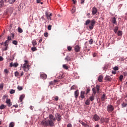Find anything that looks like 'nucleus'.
I'll list each match as a JSON object with an SVG mask.
<instances>
[{"mask_svg": "<svg viewBox=\"0 0 127 127\" xmlns=\"http://www.w3.org/2000/svg\"><path fill=\"white\" fill-rule=\"evenodd\" d=\"M118 30H119V27L116 26L114 29V32L117 33V32H118Z\"/></svg>", "mask_w": 127, "mask_h": 127, "instance_id": "35", "label": "nucleus"}, {"mask_svg": "<svg viewBox=\"0 0 127 127\" xmlns=\"http://www.w3.org/2000/svg\"><path fill=\"white\" fill-rule=\"evenodd\" d=\"M40 77L41 78H42V79H44V80H45V79L47 78V75H46V74L42 73V74H41Z\"/></svg>", "mask_w": 127, "mask_h": 127, "instance_id": "17", "label": "nucleus"}, {"mask_svg": "<svg viewBox=\"0 0 127 127\" xmlns=\"http://www.w3.org/2000/svg\"><path fill=\"white\" fill-rule=\"evenodd\" d=\"M90 13H88L87 14V16H88V18H90Z\"/></svg>", "mask_w": 127, "mask_h": 127, "instance_id": "63", "label": "nucleus"}, {"mask_svg": "<svg viewBox=\"0 0 127 127\" xmlns=\"http://www.w3.org/2000/svg\"><path fill=\"white\" fill-rule=\"evenodd\" d=\"M58 107H59V109H60V110H63V108L62 107V106L59 105Z\"/></svg>", "mask_w": 127, "mask_h": 127, "instance_id": "59", "label": "nucleus"}, {"mask_svg": "<svg viewBox=\"0 0 127 127\" xmlns=\"http://www.w3.org/2000/svg\"><path fill=\"white\" fill-rule=\"evenodd\" d=\"M85 105H86V106H89V105H90V100L87 99L86 102H85Z\"/></svg>", "mask_w": 127, "mask_h": 127, "instance_id": "36", "label": "nucleus"}, {"mask_svg": "<svg viewBox=\"0 0 127 127\" xmlns=\"http://www.w3.org/2000/svg\"><path fill=\"white\" fill-rule=\"evenodd\" d=\"M123 78H124V75H121L120 76V80H123Z\"/></svg>", "mask_w": 127, "mask_h": 127, "instance_id": "56", "label": "nucleus"}, {"mask_svg": "<svg viewBox=\"0 0 127 127\" xmlns=\"http://www.w3.org/2000/svg\"><path fill=\"white\" fill-rule=\"evenodd\" d=\"M79 90H76L74 92V97L75 98V99H77L79 96Z\"/></svg>", "mask_w": 127, "mask_h": 127, "instance_id": "16", "label": "nucleus"}, {"mask_svg": "<svg viewBox=\"0 0 127 127\" xmlns=\"http://www.w3.org/2000/svg\"><path fill=\"white\" fill-rule=\"evenodd\" d=\"M74 50L76 52H80L81 51V48L79 46H76L74 48Z\"/></svg>", "mask_w": 127, "mask_h": 127, "instance_id": "12", "label": "nucleus"}, {"mask_svg": "<svg viewBox=\"0 0 127 127\" xmlns=\"http://www.w3.org/2000/svg\"><path fill=\"white\" fill-rule=\"evenodd\" d=\"M52 100L53 101H58L59 100V97L58 96H56L55 97H53Z\"/></svg>", "mask_w": 127, "mask_h": 127, "instance_id": "21", "label": "nucleus"}, {"mask_svg": "<svg viewBox=\"0 0 127 127\" xmlns=\"http://www.w3.org/2000/svg\"><path fill=\"white\" fill-rule=\"evenodd\" d=\"M10 67H13V64L12 63H10Z\"/></svg>", "mask_w": 127, "mask_h": 127, "instance_id": "62", "label": "nucleus"}, {"mask_svg": "<svg viewBox=\"0 0 127 127\" xmlns=\"http://www.w3.org/2000/svg\"><path fill=\"white\" fill-rule=\"evenodd\" d=\"M92 91H93V95H96V94H97V92L98 93H99L100 92V86L98 85H96V88H93L92 89Z\"/></svg>", "mask_w": 127, "mask_h": 127, "instance_id": "4", "label": "nucleus"}, {"mask_svg": "<svg viewBox=\"0 0 127 127\" xmlns=\"http://www.w3.org/2000/svg\"><path fill=\"white\" fill-rule=\"evenodd\" d=\"M123 107H127V104L125 103H123L122 104Z\"/></svg>", "mask_w": 127, "mask_h": 127, "instance_id": "57", "label": "nucleus"}, {"mask_svg": "<svg viewBox=\"0 0 127 127\" xmlns=\"http://www.w3.org/2000/svg\"><path fill=\"white\" fill-rule=\"evenodd\" d=\"M112 73L115 75V74H117V71H112Z\"/></svg>", "mask_w": 127, "mask_h": 127, "instance_id": "60", "label": "nucleus"}, {"mask_svg": "<svg viewBox=\"0 0 127 127\" xmlns=\"http://www.w3.org/2000/svg\"><path fill=\"white\" fill-rule=\"evenodd\" d=\"M0 61H3V58L1 56H0Z\"/></svg>", "mask_w": 127, "mask_h": 127, "instance_id": "58", "label": "nucleus"}, {"mask_svg": "<svg viewBox=\"0 0 127 127\" xmlns=\"http://www.w3.org/2000/svg\"><path fill=\"white\" fill-rule=\"evenodd\" d=\"M44 36H45V37H48V33H47V32L45 33Z\"/></svg>", "mask_w": 127, "mask_h": 127, "instance_id": "52", "label": "nucleus"}, {"mask_svg": "<svg viewBox=\"0 0 127 127\" xmlns=\"http://www.w3.org/2000/svg\"><path fill=\"white\" fill-rule=\"evenodd\" d=\"M55 116H56V119L57 121H58V122L61 121L62 119V117H61V115H60V114L56 113Z\"/></svg>", "mask_w": 127, "mask_h": 127, "instance_id": "7", "label": "nucleus"}, {"mask_svg": "<svg viewBox=\"0 0 127 127\" xmlns=\"http://www.w3.org/2000/svg\"><path fill=\"white\" fill-rule=\"evenodd\" d=\"M4 2H3V0H1L0 1V7H2V6L4 5Z\"/></svg>", "mask_w": 127, "mask_h": 127, "instance_id": "33", "label": "nucleus"}, {"mask_svg": "<svg viewBox=\"0 0 127 127\" xmlns=\"http://www.w3.org/2000/svg\"><path fill=\"white\" fill-rule=\"evenodd\" d=\"M32 43L33 46H35L36 45H37V42H36V40H33L32 41Z\"/></svg>", "mask_w": 127, "mask_h": 127, "instance_id": "24", "label": "nucleus"}, {"mask_svg": "<svg viewBox=\"0 0 127 127\" xmlns=\"http://www.w3.org/2000/svg\"><path fill=\"white\" fill-rule=\"evenodd\" d=\"M63 67L65 70H68V69H69V67L66 64H63Z\"/></svg>", "mask_w": 127, "mask_h": 127, "instance_id": "29", "label": "nucleus"}, {"mask_svg": "<svg viewBox=\"0 0 127 127\" xmlns=\"http://www.w3.org/2000/svg\"><path fill=\"white\" fill-rule=\"evenodd\" d=\"M79 123H80V124H81V125H82L84 127H88L89 125H88L87 124H86V123L83 122V121L79 120Z\"/></svg>", "mask_w": 127, "mask_h": 127, "instance_id": "15", "label": "nucleus"}, {"mask_svg": "<svg viewBox=\"0 0 127 127\" xmlns=\"http://www.w3.org/2000/svg\"><path fill=\"white\" fill-rule=\"evenodd\" d=\"M76 86L73 85L71 87L70 90H75L76 89Z\"/></svg>", "mask_w": 127, "mask_h": 127, "instance_id": "46", "label": "nucleus"}, {"mask_svg": "<svg viewBox=\"0 0 127 127\" xmlns=\"http://www.w3.org/2000/svg\"><path fill=\"white\" fill-rule=\"evenodd\" d=\"M9 127H14V123L11 122L9 125Z\"/></svg>", "mask_w": 127, "mask_h": 127, "instance_id": "34", "label": "nucleus"}, {"mask_svg": "<svg viewBox=\"0 0 127 127\" xmlns=\"http://www.w3.org/2000/svg\"><path fill=\"white\" fill-rule=\"evenodd\" d=\"M31 50L34 52V51H36V50H37V49L35 47H33L31 48Z\"/></svg>", "mask_w": 127, "mask_h": 127, "instance_id": "40", "label": "nucleus"}, {"mask_svg": "<svg viewBox=\"0 0 127 127\" xmlns=\"http://www.w3.org/2000/svg\"><path fill=\"white\" fill-rule=\"evenodd\" d=\"M103 76H102L101 75H99V76L98 77V78L99 82H102L103 80Z\"/></svg>", "mask_w": 127, "mask_h": 127, "instance_id": "25", "label": "nucleus"}, {"mask_svg": "<svg viewBox=\"0 0 127 127\" xmlns=\"http://www.w3.org/2000/svg\"><path fill=\"white\" fill-rule=\"evenodd\" d=\"M93 119L97 122V121H99V120H100V117H99V116L97 115V114H95L93 116Z\"/></svg>", "mask_w": 127, "mask_h": 127, "instance_id": "10", "label": "nucleus"}, {"mask_svg": "<svg viewBox=\"0 0 127 127\" xmlns=\"http://www.w3.org/2000/svg\"><path fill=\"white\" fill-rule=\"evenodd\" d=\"M91 90V88L88 87L86 89V94H89L90 93V91Z\"/></svg>", "mask_w": 127, "mask_h": 127, "instance_id": "27", "label": "nucleus"}, {"mask_svg": "<svg viewBox=\"0 0 127 127\" xmlns=\"http://www.w3.org/2000/svg\"><path fill=\"white\" fill-rule=\"evenodd\" d=\"M14 93H15V90L13 89H11L10 91V94H14Z\"/></svg>", "mask_w": 127, "mask_h": 127, "instance_id": "43", "label": "nucleus"}, {"mask_svg": "<svg viewBox=\"0 0 127 127\" xmlns=\"http://www.w3.org/2000/svg\"><path fill=\"white\" fill-rule=\"evenodd\" d=\"M18 32H19V33H22V32H23V30H22V29H21V28L18 27Z\"/></svg>", "mask_w": 127, "mask_h": 127, "instance_id": "28", "label": "nucleus"}, {"mask_svg": "<svg viewBox=\"0 0 127 127\" xmlns=\"http://www.w3.org/2000/svg\"><path fill=\"white\" fill-rule=\"evenodd\" d=\"M17 89H18V90H19V91H21V90H22V89H23V88L22 87V86H18Z\"/></svg>", "mask_w": 127, "mask_h": 127, "instance_id": "42", "label": "nucleus"}, {"mask_svg": "<svg viewBox=\"0 0 127 127\" xmlns=\"http://www.w3.org/2000/svg\"><path fill=\"white\" fill-rule=\"evenodd\" d=\"M118 35L119 36H122V35H123V31H119L118 32Z\"/></svg>", "mask_w": 127, "mask_h": 127, "instance_id": "32", "label": "nucleus"}, {"mask_svg": "<svg viewBox=\"0 0 127 127\" xmlns=\"http://www.w3.org/2000/svg\"><path fill=\"white\" fill-rule=\"evenodd\" d=\"M67 50H68V51H71V50H72V47L70 46L67 47Z\"/></svg>", "mask_w": 127, "mask_h": 127, "instance_id": "50", "label": "nucleus"}, {"mask_svg": "<svg viewBox=\"0 0 127 127\" xmlns=\"http://www.w3.org/2000/svg\"><path fill=\"white\" fill-rule=\"evenodd\" d=\"M17 66H18V63H15L14 64H13V67H17Z\"/></svg>", "mask_w": 127, "mask_h": 127, "instance_id": "44", "label": "nucleus"}, {"mask_svg": "<svg viewBox=\"0 0 127 127\" xmlns=\"http://www.w3.org/2000/svg\"><path fill=\"white\" fill-rule=\"evenodd\" d=\"M30 110H33V109H34V107L32 106H30Z\"/></svg>", "mask_w": 127, "mask_h": 127, "instance_id": "61", "label": "nucleus"}, {"mask_svg": "<svg viewBox=\"0 0 127 127\" xmlns=\"http://www.w3.org/2000/svg\"><path fill=\"white\" fill-rule=\"evenodd\" d=\"M65 60H66L67 62H68V61H70V60H71V58H70L69 57L67 56V57L65 58Z\"/></svg>", "mask_w": 127, "mask_h": 127, "instance_id": "39", "label": "nucleus"}, {"mask_svg": "<svg viewBox=\"0 0 127 127\" xmlns=\"http://www.w3.org/2000/svg\"><path fill=\"white\" fill-rule=\"evenodd\" d=\"M85 91H82L81 92V93H80V97L81 98V99H84L85 98Z\"/></svg>", "mask_w": 127, "mask_h": 127, "instance_id": "18", "label": "nucleus"}, {"mask_svg": "<svg viewBox=\"0 0 127 127\" xmlns=\"http://www.w3.org/2000/svg\"><path fill=\"white\" fill-rule=\"evenodd\" d=\"M19 76V77H21V76H23V72H21L20 75Z\"/></svg>", "mask_w": 127, "mask_h": 127, "instance_id": "64", "label": "nucleus"}, {"mask_svg": "<svg viewBox=\"0 0 127 127\" xmlns=\"http://www.w3.org/2000/svg\"><path fill=\"white\" fill-rule=\"evenodd\" d=\"M101 101H102L103 102H104V101H106V100H107V95H106V94H103V95L101 96Z\"/></svg>", "mask_w": 127, "mask_h": 127, "instance_id": "13", "label": "nucleus"}, {"mask_svg": "<svg viewBox=\"0 0 127 127\" xmlns=\"http://www.w3.org/2000/svg\"><path fill=\"white\" fill-rule=\"evenodd\" d=\"M13 44H14V45H17V41H16V40H14L12 42Z\"/></svg>", "mask_w": 127, "mask_h": 127, "instance_id": "47", "label": "nucleus"}, {"mask_svg": "<svg viewBox=\"0 0 127 127\" xmlns=\"http://www.w3.org/2000/svg\"><path fill=\"white\" fill-rule=\"evenodd\" d=\"M15 77H19V72L18 71H16L14 72Z\"/></svg>", "mask_w": 127, "mask_h": 127, "instance_id": "31", "label": "nucleus"}, {"mask_svg": "<svg viewBox=\"0 0 127 127\" xmlns=\"http://www.w3.org/2000/svg\"><path fill=\"white\" fill-rule=\"evenodd\" d=\"M92 15H95L97 14V13L98 12V9L96 7H93L92 8Z\"/></svg>", "mask_w": 127, "mask_h": 127, "instance_id": "8", "label": "nucleus"}, {"mask_svg": "<svg viewBox=\"0 0 127 127\" xmlns=\"http://www.w3.org/2000/svg\"><path fill=\"white\" fill-rule=\"evenodd\" d=\"M8 43H9V41H8V40H6L4 43L5 46L4 48L3 49L4 51H6V50H7V48H8Z\"/></svg>", "mask_w": 127, "mask_h": 127, "instance_id": "6", "label": "nucleus"}, {"mask_svg": "<svg viewBox=\"0 0 127 127\" xmlns=\"http://www.w3.org/2000/svg\"><path fill=\"white\" fill-rule=\"evenodd\" d=\"M120 60L121 61H125V58H124V57H121V58H120Z\"/></svg>", "mask_w": 127, "mask_h": 127, "instance_id": "55", "label": "nucleus"}, {"mask_svg": "<svg viewBox=\"0 0 127 127\" xmlns=\"http://www.w3.org/2000/svg\"><path fill=\"white\" fill-rule=\"evenodd\" d=\"M23 99H24V95H20V97H19V100L21 102H22V100H23Z\"/></svg>", "mask_w": 127, "mask_h": 127, "instance_id": "30", "label": "nucleus"}, {"mask_svg": "<svg viewBox=\"0 0 127 127\" xmlns=\"http://www.w3.org/2000/svg\"><path fill=\"white\" fill-rule=\"evenodd\" d=\"M6 104H7V106L8 107H11V106H12V104L11 102H10V99H7L6 101Z\"/></svg>", "mask_w": 127, "mask_h": 127, "instance_id": "14", "label": "nucleus"}, {"mask_svg": "<svg viewBox=\"0 0 127 127\" xmlns=\"http://www.w3.org/2000/svg\"><path fill=\"white\" fill-rule=\"evenodd\" d=\"M25 64H23V68L24 70V71H26V72H27L28 70H29V64H28V61L25 60L24 61Z\"/></svg>", "mask_w": 127, "mask_h": 127, "instance_id": "3", "label": "nucleus"}, {"mask_svg": "<svg viewBox=\"0 0 127 127\" xmlns=\"http://www.w3.org/2000/svg\"><path fill=\"white\" fill-rule=\"evenodd\" d=\"M105 79L107 80V81H112V78H111V76L109 75H106Z\"/></svg>", "mask_w": 127, "mask_h": 127, "instance_id": "22", "label": "nucleus"}, {"mask_svg": "<svg viewBox=\"0 0 127 127\" xmlns=\"http://www.w3.org/2000/svg\"><path fill=\"white\" fill-rule=\"evenodd\" d=\"M49 84H50V85H51V86H53V85H54L55 82H54V81H51V82H49Z\"/></svg>", "mask_w": 127, "mask_h": 127, "instance_id": "51", "label": "nucleus"}, {"mask_svg": "<svg viewBox=\"0 0 127 127\" xmlns=\"http://www.w3.org/2000/svg\"><path fill=\"white\" fill-rule=\"evenodd\" d=\"M65 77V74L62 72H60V75L59 76V79H63Z\"/></svg>", "mask_w": 127, "mask_h": 127, "instance_id": "11", "label": "nucleus"}, {"mask_svg": "<svg viewBox=\"0 0 127 127\" xmlns=\"http://www.w3.org/2000/svg\"><path fill=\"white\" fill-rule=\"evenodd\" d=\"M4 72L5 74H8V73H9V71H8L7 69H4Z\"/></svg>", "mask_w": 127, "mask_h": 127, "instance_id": "41", "label": "nucleus"}, {"mask_svg": "<svg viewBox=\"0 0 127 127\" xmlns=\"http://www.w3.org/2000/svg\"><path fill=\"white\" fill-rule=\"evenodd\" d=\"M113 69L115 71H118V70H119V67L115 66L113 68Z\"/></svg>", "mask_w": 127, "mask_h": 127, "instance_id": "48", "label": "nucleus"}, {"mask_svg": "<svg viewBox=\"0 0 127 127\" xmlns=\"http://www.w3.org/2000/svg\"><path fill=\"white\" fill-rule=\"evenodd\" d=\"M67 127H72V124H71L70 123L68 124L67 125Z\"/></svg>", "mask_w": 127, "mask_h": 127, "instance_id": "53", "label": "nucleus"}, {"mask_svg": "<svg viewBox=\"0 0 127 127\" xmlns=\"http://www.w3.org/2000/svg\"><path fill=\"white\" fill-rule=\"evenodd\" d=\"M96 24V20L95 19H92L90 20V19H87L84 24V25H89V28L90 30H92L94 28Z\"/></svg>", "mask_w": 127, "mask_h": 127, "instance_id": "2", "label": "nucleus"}, {"mask_svg": "<svg viewBox=\"0 0 127 127\" xmlns=\"http://www.w3.org/2000/svg\"><path fill=\"white\" fill-rule=\"evenodd\" d=\"M112 23H113V24H117L116 17H114L112 18Z\"/></svg>", "mask_w": 127, "mask_h": 127, "instance_id": "20", "label": "nucleus"}, {"mask_svg": "<svg viewBox=\"0 0 127 127\" xmlns=\"http://www.w3.org/2000/svg\"><path fill=\"white\" fill-rule=\"evenodd\" d=\"M49 118L50 120H43L41 122L42 126H44L45 127L49 126L51 127H54V122H53V121L52 120V119L54 118V116L51 114L49 115Z\"/></svg>", "mask_w": 127, "mask_h": 127, "instance_id": "1", "label": "nucleus"}, {"mask_svg": "<svg viewBox=\"0 0 127 127\" xmlns=\"http://www.w3.org/2000/svg\"><path fill=\"white\" fill-rule=\"evenodd\" d=\"M114 110H115V108H114L112 105H108L107 106V112H108V113L114 112Z\"/></svg>", "mask_w": 127, "mask_h": 127, "instance_id": "5", "label": "nucleus"}, {"mask_svg": "<svg viewBox=\"0 0 127 127\" xmlns=\"http://www.w3.org/2000/svg\"><path fill=\"white\" fill-rule=\"evenodd\" d=\"M7 40H8L9 41H10V40H11V37L8 36L7 37Z\"/></svg>", "mask_w": 127, "mask_h": 127, "instance_id": "54", "label": "nucleus"}, {"mask_svg": "<svg viewBox=\"0 0 127 127\" xmlns=\"http://www.w3.org/2000/svg\"><path fill=\"white\" fill-rule=\"evenodd\" d=\"M5 106L3 104L1 105V106H0V110H3V109H4L5 108Z\"/></svg>", "mask_w": 127, "mask_h": 127, "instance_id": "37", "label": "nucleus"}, {"mask_svg": "<svg viewBox=\"0 0 127 127\" xmlns=\"http://www.w3.org/2000/svg\"><path fill=\"white\" fill-rule=\"evenodd\" d=\"M52 28V26L51 25H49L48 27V30H51Z\"/></svg>", "mask_w": 127, "mask_h": 127, "instance_id": "45", "label": "nucleus"}, {"mask_svg": "<svg viewBox=\"0 0 127 127\" xmlns=\"http://www.w3.org/2000/svg\"><path fill=\"white\" fill-rule=\"evenodd\" d=\"M109 118L103 119V123H106V124H108V123H109Z\"/></svg>", "mask_w": 127, "mask_h": 127, "instance_id": "26", "label": "nucleus"}, {"mask_svg": "<svg viewBox=\"0 0 127 127\" xmlns=\"http://www.w3.org/2000/svg\"><path fill=\"white\" fill-rule=\"evenodd\" d=\"M0 90H2V89H3V83L0 84Z\"/></svg>", "mask_w": 127, "mask_h": 127, "instance_id": "49", "label": "nucleus"}, {"mask_svg": "<svg viewBox=\"0 0 127 127\" xmlns=\"http://www.w3.org/2000/svg\"><path fill=\"white\" fill-rule=\"evenodd\" d=\"M8 12H9V13H11L13 11V7H9L7 9Z\"/></svg>", "mask_w": 127, "mask_h": 127, "instance_id": "19", "label": "nucleus"}, {"mask_svg": "<svg viewBox=\"0 0 127 127\" xmlns=\"http://www.w3.org/2000/svg\"><path fill=\"white\" fill-rule=\"evenodd\" d=\"M94 97H95V96H94V94H93L90 97L89 101H91V102H93V101H94V100H95Z\"/></svg>", "mask_w": 127, "mask_h": 127, "instance_id": "23", "label": "nucleus"}, {"mask_svg": "<svg viewBox=\"0 0 127 127\" xmlns=\"http://www.w3.org/2000/svg\"><path fill=\"white\" fill-rule=\"evenodd\" d=\"M46 16L47 18V19H49L50 20H51V16H52V13H50V14H48V12H46L45 13Z\"/></svg>", "mask_w": 127, "mask_h": 127, "instance_id": "9", "label": "nucleus"}, {"mask_svg": "<svg viewBox=\"0 0 127 127\" xmlns=\"http://www.w3.org/2000/svg\"><path fill=\"white\" fill-rule=\"evenodd\" d=\"M93 42H94V40H93V39H91L89 41V44H90V45H92V44H93Z\"/></svg>", "mask_w": 127, "mask_h": 127, "instance_id": "38", "label": "nucleus"}]
</instances>
